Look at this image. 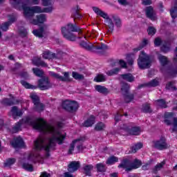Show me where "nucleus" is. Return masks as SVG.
Returning a JSON list of instances; mask_svg holds the SVG:
<instances>
[{
  "mask_svg": "<svg viewBox=\"0 0 177 177\" xmlns=\"http://www.w3.org/2000/svg\"><path fill=\"white\" fill-rule=\"evenodd\" d=\"M32 127L34 129L40 131L43 133H49L50 138H39L35 141L34 151L23 160L22 167L26 171L32 172L33 171L32 165L30 162H37L39 161V150H45V151H50L55 149L56 143L62 145L64 139H66V133L60 131L59 128L63 127V123L59 122L57 127L52 124H48L44 119H32L31 118H25L22 120L17 123L12 128V132L16 133L19 131H21V127Z\"/></svg>",
  "mask_w": 177,
  "mask_h": 177,
  "instance_id": "obj_1",
  "label": "nucleus"
},
{
  "mask_svg": "<svg viewBox=\"0 0 177 177\" xmlns=\"http://www.w3.org/2000/svg\"><path fill=\"white\" fill-rule=\"evenodd\" d=\"M10 3L15 9L24 10V16L26 19H30L34 16V13H50L53 10V7L42 8L38 6L32 8L28 5H38L39 0H10Z\"/></svg>",
  "mask_w": 177,
  "mask_h": 177,
  "instance_id": "obj_2",
  "label": "nucleus"
},
{
  "mask_svg": "<svg viewBox=\"0 0 177 177\" xmlns=\"http://www.w3.org/2000/svg\"><path fill=\"white\" fill-rule=\"evenodd\" d=\"M93 12L97 15L104 19L105 26L109 28V31H113L114 30V26L121 27V19L117 17H109V15L104 11L102 10L97 7H93Z\"/></svg>",
  "mask_w": 177,
  "mask_h": 177,
  "instance_id": "obj_3",
  "label": "nucleus"
},
{
  "mask_svg": "<svg viewBox=\"0 0 177 177\" xmlns=\"http://www.w3.org/2000/svg\"><path fill=\"white\" fill-rule=\"evenodd\" d=\"M77 31H81V29L71 24H68L61 29L64 38H66V39H68V41H74L76 37L73 32Z\"/></svg>",
  "mask_w": 177,
  "mask_h": 177,
  "instance_id": "obj_4",
  "label": "nucleus"
},
{
  "mask_svg": "<svg viewBox=\"0 0 177 177\" xmlns=\"http://www.w3.org/2000/svg\"><path fill=\"white\" fill-rule=\"evenodd\" d=\"M81 46L86 49L87 50H92L93 52H97V53H100V52H103V50H106L107 49V46L103 44H91L86 43V41H82L80 43Z\"/></svg>",
  "mask_w": 177,
  "mask_h": 177,
  "instance_id": "obj_5",
  "label": "nucleus"
},
{
  "mask_svg": "<svg viewBox=\"0 0 177 177\" xmlns=\"http://www.w3.org/2000/svg\"><path fill=\"white\" fill-rule=\"evenodd\" d=\"M142 165V161L136 159L133 162H131L129 160H124L118 166L119 168H124L126 171H131V169H137Z\"/></svg>",
  "mask_w": 177,
  "mask_h": 177,
  "instance_id": "obj_6",
  "label": "nucleus"
},
{
  "mask_svg": "<svg viewBox=\"0 0 177 177\" xmlns=\"http://www.w3.org/2000/svg\"><path fill=\"white\" fill-rule=\"evenodd\" d=\"M84 138H77L72 142L71 144L68 154H73V153H80L84 150V147L82 146V142H84Z\"/></svg>",
  "mask_w": 177,
  "mask_h": 177,
  "instance_id": "obj_7",
  "label": "nucleus"
},
{
  "mask_svg": "<svg viewBox=\"0 0 177 177\" xmlns=\"http://www.w3.org/2000/svg\"><path fill=\"white\" fill-rule=\"evenodd\" d=\"M151 64L150 57L142 51L138 59V65L140 68H149Z\"/></svg>",
  "mask_w": 177,
  "mask_h": 177,
  "instance_id": "obj_8",
  "label": "nucleus"
},
{
  "mask_svg": "<svg viewBox=\"0 0 177 177\" xmlns=\"http://www.w3.org/2000/svg\"><path fill=\"white\" fill-rule=\"evenodd\" d=\"M164 121L166 125H172V132L177 131V118H174V114L172 113H166L165 114Z\"/></svg>",
  "mask_w": 177,
  "mask_h": 177,
  "instance_id": "obj_9",
  "label": "nucleus"
},
{
  "mask_svg": "<svg viewBox=\"0 0 177 177\" xmlns=\"http://www.w3.org/2000/svg\"><path fill=\"white\" fill-rule=\"evenodd\" d=\"M62 107L67 111L74 113V111L78 110L80 105L78 104V102L75 101L66 100L62 103Z\"/></svg>",
  "mask_w": 177,
  "mask_h": 177,
  "instance_id": "obj_10",
  "label": "nucleus"
},
{
  "mask_svg": "<svg viewBox=\"0 0 177 177\" xmlns=\"http://www.w3.org/2000/svg\"><path fill=\"white\" fill-rule=\"evenodd\" d=\"M152 146L158 149V150H165V149H168V144H167L165 137H161L159 140L153 141Z\"/></svg>",
  "mask_w": 177,
  "mask_h": 177,
  "instance_id": "obj_11",
  "label": "nucleus"
},
{
  "mask_svg": "<svg viewBox=\"0 0 177 177\" xmlns=\"http://www.w3.org/2000/svg\"><path fill=\"white\" fill-rule=\"evenodd\" d=\"M30 97L32 100H33V103L35 106V110L36 111H44V109L45 106L42 103L39 102V97L37 95V93H32L30 94Z\"/></svg>",
  "mask_w": 177,
  "mask_h": 177,
  "instance_id": "obj_12",
  "label": "nucleus"
},
{
  "mask_svg": "<svg viewBox=\"0 0 177 177\" xmlns=\"http://www.w3.org/2000/svg\"><path fill=\"white\" fill-rule=\"evenodd\" d=\"M63 56H66V53L62 51L57 53V54L53 53L50 51H45L43 53L44 59H55V57L57 59H62Z\"/></svg>",
  "mask_w": 177,
  "mask_h": 177,
  "instance_id": "obj_13",
  "label": "nucleus"
},
{
  "mask_svg": "<svg viewBox=\"0 0 177 177\" xmlns=\"http://www.w3.org/2000/svg\"><path fill=\"white\" fill-rule=\"evenodd\" d=\"M51 86L52 85H50V82H49V79L48 77H44L38 81V87L41 91L49 89V88H51Z\"/></svg>",
  "mask_w": 177,
  "mask_h": 177,
  "instance_id": "obj_14",
  "label": "nucleus"
},
{
  "mask_svg": "<svg viewBox=\"0 0 177 177\" xmlns=\"http://www.w3.org/2000/svg\"><path fill=\"white\" fill-rule=\"evenodd\" d=\"M28 19H29L30 23L35 24V26L39 24V23H45V21H46V17L44 14L37 15L36 19H32V17Z\"/></svg>",
  "mask_w": 177,
  "mask_h": 177,
  "instance_id": "obj_15",
  "label": "nucleus"
},
{
  "mask_svg": "<svg viewBox=\"0 0 177 177\" xmlns=\"http://www.w3.org/2000/svg\"><path fill=\"white\" fill-rule=\"evenodd\" d=\"M123 129L126 131V132H128L129 135H140V128L137 127H123Z\"/></svg>",
  "mask_w": 177,
  "mask_h": 177,
  "instance_id": "obj_16",
  "label": "nucleus"
},
{
  "mask_svg": "<svg viewBox=\"0 0 177 177\" xmlns=\"http://www.w3.org/2000/svg\"><path fill=\"white\" fill-rule=\"evenodd\" d=\"M12 147L17 149V147H24V141L21 137H17L10 142Z\"/></svg>",
  "mask_w": 177,
  "mask_h": 177,
  "instance_id": "obj_17",
  "label": "nucleus"
},
{
  "mask_svg": "<svg viewBox=\"0 0 177 177\" xmlns=\"http://www.w3.org/2000/svg\"><path fill=\"white\" fill-rule=\"evenodd\" d=\"M50 75L53 77L54 78H57V80H59V81H69L68 73H64V77L60 76V75L55 73V72H50Z\"/></svg>",
  "mask_w": 177,
  "mask_h": 177,
  "instance_id": "obj_18",
  "label": "nucleus"
},
{
  "mask_svg": "<svg viewBox=\"0 0 177 177\" xmlns=\"http://www.w3.org/2000/svg\"><path fill=\"white\" fill-rule=\"evenodd\" d=\"M145 12L147 17L152 20V21L157 20V16L156 15V12H154V10L151 8V6L147 7Z\"/></svg>",
  "mask_w": 177,
  "mask_h": 177,
  "instance_id": "obj_19",
  "label": "nucleus"
},
{
  "mask_svg": "<svg viewBox=\"0 0 177 177\" xmlns=\"http://www.w3.org/2000/svg\"><path fill=\"white\" fill-rule=\"evenodd\" d=\"M46 31V26H43L38 30H34L32 31V34L35 37H37L38 38H42Z\"/></svg>",
  "mask_w": 177,
  "mask_h": 177,
  "instance_id": "obj_20",
  "label": "nucleus"
},
{
  "mask_svg": "<svg viewBox=\"0 0 177 177\" xmlns=\"http://www.w3.org/2000/svg\"><path fill=\"white\" fill-rule=\"evenodd\" d=\"M78 168H80V162H71L68 165V171L69 172H75V171L78 170Z\"/></svg>",
  "mask_w": 177,
  "mask_h": 177,
  "instance_id": "obj_21",
  "label": "nucleus"
},
{
  "mask_svg": "<svg viewBox=\"0 0 177 177\" xmlns=\"http://www.w3.org/2000/svg\"><path fill=\"white\" fill-rule=\"evenodd\" d=\"M10 115H12L13 118H16V117H21V115H23V112L19 111L17 107L13 106L10 111Z\"/></svg>",
  "mask_w": 177,
  "mask_h": 177,
  "instance_id": "obj_22",
  "label": "nucleus"
},
{
  "mask_svg": "<svg viewBox=\"0 0 177 177\" xmlns=\"http://www.w3.org/2000/svg\"><path fill=\"white\" fill-rule=\"evenodd\" d=\"M15 20H16V18L15 17H11L9 19V21L4 23L1 26V30L3 31H8V29L9 28L10 25L12 24L13 21H15Z\"/></svg>",
  "mask_w": 177,
  "mask_h": 177,
  "instance_id": "obj_23",
  "label": "nucleus"
},
{
  "mask_svg": "<svg viewBox=\"0 0 177 177\" xmlns=\"http://www.w3.org/2000/svg\"><path fill=\"white\" fill-rule=\"evenodd\" d=\"M32 63L35 66H41V67H48V64L41 60V58L36 57L33 58Z\"/></svg>",
  "mask_w": 177,
  "mask_h": 177,
  "instance_id": "obj_24",
  "label": "nucleus"
},
{
  "mask_svg": "<svg viewBox=\"0 0 177 177\" xmlns=\"http://www.w3.org/2000/svg\"><path fill=\"white\" fill-rule=\"evenodd\" d=\"M158 60L162 66V67H165V68H167V65L168 64V59L167 57L159 55H158Z\"/></svg>",
  "mask_w": 177,
  "mask_h": 177,
  "instance_id": "obj_25",
  "label": "nucleus"
},
{
  "mask_svg": "<svg viewBox=\"0 0 177 177\" xmlns=\"http://www.w3.org/2000/svg\"><path fill=\"white\" fill-rule=\"evenodd\" d=\"M95 124V116L91 115L84 123V127H86L87 128L89 127H92Z\"/></svg>",
  "mask_w": 177,
  "mask_h": 177,
  "instance_id": "obj_26",
  "label": "nucleus"
},
{
  "mask_svg": "<svg viewBox=\"0 0 177 177\" xmlns=\"http://www.w3.org/2000/svg\"><path fill=\"white\" fill-rule=\"evenodd\" d=\"M120 77L122 80H124L125 81H128V82H132L135 80V77L131 73L121 75Z\"/></svg>",
  "mask_w": 177,
  "mask_h": 177,
  "instance_id": "obj_27",
  "label": "nucleus"
},
{
  "mask_svg": "<svg viewBox=\"0 0 177 177\" xmlns=\"http://www.w3.org/2000/svg\"><path fill=\"white\" fill-rule=\"evenodd\" d=\"M95 91H97V92H99L100 93H104V94L109 93V89L100 85L95 86Z\"/></svg>",
  "mask_w": 177,
  "mask_h": 177,
  "instance_id": "obj_28",
  "label": "nucleus"
},
{
  "mask_svg": "<svg viewBox=\"0 0 177 177\" xmlns=\"http://www.w3.org/2000/svg\"><path fill=\"white\" fill-rule=\"evenodd\" d=\"M106 129V124H104V123L100 122L98 123H97L95 125V131H104V129Z\"/></svg>",
  "mask_w": 177,
  "mask_h": 177,
  "instance_id": "obj_29",
  "label": "nucleus"
},
{
  "mask_svg": "<svg viewBox=\"0 0 177 177\" xmlns=\"http://www.w3.org/2000/svg\"><path fill=\"white\" fill-rule=\"evenodd\" d=\"M143 147V144L138 142L131 148L130 153H136L138 150H140Z\"/></svg>",
  "mask_w": 177,
  "mask_h": 177,
  "instance_id": "obj_30",
  "label": "nucleus"
},
{
  "mask_svg": "<svg viewBox=\"0 0 177 177\" xmlns=\"http://www.w3.org/2000/svg\"><path fill=\"white\" fill-rule=\"evenodd\" d=\"M15 100V98L14 97H12L11 100H9V99H6L4 100V103L5 104H6L7 106H12V104H17L19 103V100H17V101H13Z\"/></svg>",
  "mask_w": 177,
  "mask_h": 177,
  "instance_id": "obj_31",
  "label": "nucleus"
},
{
  "mask_svg": "<svg viewBox=\"0 0 177 177\" xmlns=\"http://www.w3.org/2000/svg\"><path fill=\"white\" fill-rule=\"evenodd\" d=\"M118 162V158L115 156H111L106 161V164L108 165H113V164H115V162Z\"/></svg>",
  "mask_w": 177,
  "mask_h": 177,
  "instance_id": "obj_32",
  "label": "nucleus"
},
{
  "mask_svg": "<svg viewBox=\"0 0 177 177\" xmlns=\"http://www.w3.org/2000/svg\"><path fill=\"white\" fill-rule=\"evenodd\" d=\"M149 44V40L144 39L140 44V46L137 48L134 49V52H138V50H140V49L145 48L147 44Z\"/></svg>",
  "mask_w": 177,
  "mask_h": 177,
  "instance_id": "obj_33",
  "label": "nucleus"
},
{
  "mask_svg": "<svg viewBox=\"0 0 177 177\" xmlns=\"http://www.w3.org/2000/svg\"><path fill=\"white\" fill-rule=\"evenodd\" d=\"M32 71L34 73V74H35L37 75V77H44V71H42V70L38 68H32Z\"/></svg>",
  "mask_w": 177,
  "mask_h": 177,
  "instance_id": "obj_34",
  "label": "nucleus"
},
{
  "mask_svg": "<svg viewBox=\"0 0 177 177\" xmlns=\"http://www.w3.org/2000/svg\"><path fill=\"white\" fill-rule=\"evenodd\" d=\"M95 82H104V81H106V77L103 75H97L94 78Z\"/></svg>",
  "mask_w": 177,
  "mask_h": 177,
  "instance_id": "obj_35",
  "label": "nucleus"
},
{
  "mask_svg": "<svg viewBox=\"0 0 177 177\" xmlns=\"http://www.w3.org/2000/svg\"><path fill=\"white\" fill-rule=\"evenodd\" d=\"M21 84L26 89H35V88H36L35 86L30 84L28 82H27L26 81H21Z\"/></svg>",
  "mask_w": 177,
  "mask_h": 177,
  "instance_id": "obj_36",
  "label": "nucleus"
},
{
  "mask_svg": "<svg viewBox=\"0 0 177 177\" xmlns=\"http://www.w3.org/2000/svg\"><path fill=\"white\" fill-rule=\"evenodd\" d=\"M93 169V166H92V165L85 166L84 167V173L86 174V175H88V176H90L91 171H92Z\"/></svg>",
  "mask_w": 177,
  "mask_h": 177,
  "instance_id": "obj_37",
  "label": "nucleus"
},
{
  "mask_svg": "<svg viewBox=\"0 0 177 177\" xmlns=\"http://www.w3.org/2000/svg\"><path fill=\"white\" fill-rule=\"evenodd\" d=\"M169 44L168 43H165L162 44L161 47V50L162 52H164V53H167V52H169Z\"/></svg>",
  "mask_w": 177,
  "mask_h": 177,
  "instance_id": "obj_38",
  "label": "nucleus"
},
{
  "mask_svg": "<svg viewBox=\"0 0 177 177\" xmlns=\"http://www.w3.org/2000/svg\"><path fill=\"white\" fill-rule=\"evenodd\" d=\"M176 7L174 9L170 10V15L172 19H176V11H177V1H175Z\"/></svg>",
  "mask_w": 177,
  "mask_h": 177,
  "instance_id": "obj_39",
  "label": "nucleus"
},
{
  "mask_svg": "<svg viewBox=\"0 0 177 177\" xmlns=\"http://www.w3.org/2000/svg\"><path fill=\"white\" fill-rule=\"evenodd\" d=\"M15 162H16V159L9 158L6 161L5 167H10V165H13Z\"/></svg>",
  "mask_w": 177,
  "mask_h": 177,
  "instance_id": "obj_40",
  "label": "nucleus"
},
{
  "mask_svg": "<svg viewBox=\"0 0 177 177\" xmlns=\"http://www.w3.org/2000/svg\"><path fill=\"white\" fill-rule=\"evenodd\" d=\"M157 106H159V107H162L163 109H165L167 107V103L164 100H158L156 102Z\"/></svg>",
  "mask_w": 177,
  "mask_h": 177,
  "instance_id": "obj_41",
  "label": "nucleus"
},
{
  "mask_svg": "<svg viewBox=\"0 0 177 177\" xmlns=\"http://www.w3.org/2000/svg\"><path fill=\"white\" fill-rule=\"evenodd\" d=\"M164 165H165V161H162V162L158 164L155 167L153 171L157 172V171H160V169H161V168H162V167H164Z\"/></svg>",
  "mask_w": 177,
  "mask_h": 177,
  "instance_id": "obj_42",
  "label": "nucleus"
},
{
  "mask_svg": "<svg viewBox=\"0 0 177 177\" xmlns=\"http://www.w3.org/2000/svg\"><path fill=\"white\" fill-rule=\"evenodd\" d=\"M120 68H115L113 70L109 71L106 74L108 75H114V74H118V72L120 71Z\"/></svg>",
  "mask_w": 177,
  "mask_h": 177,
  "instance_id": "obj_43",
  "label": "nucleus"
},
{
  "mask_svg": "<svg viewBox=\"0 0 177 177\" xmlns=\"http://www.w3.org/2000/svg\"><path fill=\"white\" fill-rule=\"evenodd\" d=\"M96 167L99 172H103L106 171V167H104V165H103L102 163L97 164Z\"/></svg>",
  "mask_w": 177,
  "mask_h": 177,
  "instance_id": "obj_44",
  "label": "nucleus"
},
{
  "mask_svg": "<svg viewBox=\"0 0 177 177\" xmlns=\"http://www.w3.org/2000/svg\"><path fill=\"white\" fill-rule=\"evenodd\" d=\"M158 79H154L147 84V86H157L158 85Z\"/></svg>",
  "mask_w": 177,
  "mask_h": 177,
  "instance_id": "obj_45",
  "label": "nucleus"
},
{
  "mask_svg": "<svg viewBox=\"0 0 177 177\" xmlns=\"http://www.w3.org/2000/svg\"><path fill=\"white\" fill-rule=\"evenodd\" d=\"M43 6H49L53 3V0H41Z\"/></svg>",
  "mask_w": 177,
  "mask_h": 177,
  "instance_id": "obj_46",
  "label": "nucleus"
},
{
  "mask_svg": "<svg viewBox=\"0 0 177 177\" xmlns=\"http://www.w3.org/2000/svg\"><path fill=\"white\" fill-rule=\"evenodd\" d=\"M73 77L75 80H82L84 76L82 75H80L78 73L73 72Z\"/></svg>",
  "mask_w": 177,
  "mask_h": 177,
  "instance_id": "obj_47",
  "label": "nucleus"
},
{
  "mask_svg": "<svg viewBox=\"0 0 177 177\" xmlns=\"http://www.w3.org/2000/svg\"><path fill=\"white\" fill-rule=\"evenodd\" d=\"M156 28H154V27H149L147 32L149 35H154V34H156Z\"/></svg>",
  "mask_w": 177,
  "mask_h": 177,
  "instance_id": "obj_48",
  "label": "nucleus"
},
{
  "mask_svg": "<svg viewBox=\"0 0 177 177\" xmlns=\"http://www.w3.org/2000/svg\"><path fill=\"white\" fill-rule=\"evenodd\" d=\"M142 110L145 113H150L151 110L150 109V105L149 104H145L142 106Z\"/></svg>",
  "mask_w": 177,
  "mask_h": 177,
  "instance_id": "obj_49",
  "label": "nucleus"
},
{
  "mask_svg": "<svg viewBox=\"0 0 177 177\" xmlns=\"http://www.w3.org/2000/svg\"><path fill=\"white\" fill-rule=\"evenodd\" d=\"M116 64H119L122 68H127V63L124 62V60L120 59L118 62L116 63Z\"/></svg>",
  "mask_w": 177,
  "mask_h": 177,
  "instance_id": "obj_50",
  "label": "nucleus"
},
{
  "mask_svg": "<svg viewBox=\"0 0 177 177\" xmlns=\"http://www.w3.org/2000/svg\"><path fill=\"white\" fill-rule=\"evenodd\" d=\"M162 42V41H161V39L160 37H157L155 39L154 45H155V46H160V45H161Z\"/></svg>",
  "mask_w": 177,
  "mask_h": 177,
  "instance_id": "obj_51",
  "label": "nucleus"
},
{
  "mask_svg": "<svg viewBox=\"0 0 177 177\" xmlns=\"http://www.w3.org/2000/svg\"><path fill=\"white\" fill-rule=\"evenodd\" d=\"M132 99H133V95H129L125 97V102L127 103H129V102H132Z\"/></svg>",
  "mask_w": 177,
  "mask_h": 177,
  "instance_id": "obj_52",
  "label": "nucleus"
},
{
  "mask_svg": "<svg viewBox=\"0 0 177 177\" xmlns=\"http://www.w3.org/2000/svg\"><path fill=\"white\" fill-rule=\"evenodd\" d=\"M167 89H174L175 86H174V82H169L166 86Z\"/></svg>",
  "mask_w": 177,
  "mask_h": 177,
  "instance_id": "obj_53",
  "label": "nucleus"
},
{
  "mask_svg": "<svg viewBox=\"0 0 177 177\" xmlns=\"http://www.w3.org/2000/svg\"><path fill=\"white\" fill-rule=\"evenodd\" d=\"M64 177H74V176L71 173H70V171L69 172H65L64 174Z\"/></svg>",
  "mask_w": 177,
  "mask_h": 177,
  "instance_id": "obj_54",
  "label": "nucleus"
},
{
  "mask_svg": "<svg viewBox=\"0 0 177 177\" xmlns=\"http://www.w3.org/2000/svg\"><path fill=\"white\" fill-rule=\"evenodd\" d=\"M143 5H150L151 0H142Z\"/></svg>",
  "mask_w": 177,
  "mask_h": 177,
  "instance_id": "obj_55",
  "label": "nucleus"
},
{
  "mask_svg": "<svg viewBox=\"0 0 177 177\" xmlns=\"http://www.w3.org/2000/svg\"><path fill=\"white\" fill-rule=\"evenodd\" d=\"M128 88H129V86H128V84H124V86H122V91H124L125 92H127V91H128Z\"/></svg>",
  "mask_w": 177,
  "mask_h": 177,
  "instance_id": "obj_56",
  "label": "nucleus"
},
{
  "mask_svg": "<svg viewBox=\"0 0 177 177\" xmlns=\"http://www.w3.org/2000/svg\"><path fill=\"white\" fill-rule=\"evenodd\" d=\"M21 37H26L27 36V30H26V29H24V30H22L21 32Z\"/></svg>",
  "mask_w": 177,
  "mask_h": 177,
  "instance_id": "obj_57",
  "label": "nucleus"
},
{
  "mask_svg": "<svg viewBox=\"0 0 177 177\" xmlns=\"http://www.w3.org/2000/svg\"><path fill=\"white\" fill-rule=\"evenodd\" d=\"M149 167H150V164L147 163V164H145V165H144L142 166V169H143L144 171H146V169H148Z\"/></svg>",
  "mask_w": 177,
  "mask_h": 177,
  "instance_id": "obj_58",
  "label": "nucleus"
},
{
  "mask_svg": "<svg viewBox=\"0 0 177 177\" xmlns=\"http://www.w3.org/2000/svg\"><path fill=\"white\" fill-rule=\"evenodd\" d=\"M40 177H50V174L46 173V172H43Z\"/></svg>",
  "mask_w": 177,
  "mask_h": 177,
  "instance_id": "obj_59",
  "label": "nucleus"
},
{
  "mask_svg": "<svg viewBox=\"0 0 177 177\" xmlns=\"http://www.w3.org/2000/svg\"><path fill=\"white\" fill-rule=\"evenodd\" d=\"M118 1L119 3H120V5H127V3H128L127 0H118Z\"/></svg>",
  "mask_w": 177,
  "mask_h": 177,
  "instance_id": "obj_60",
  "label": "nucleus"
},
{
  "mask_svg": "<svg viewBox=\"0 0 177 177\" xmlns=\"http://www.w3.org/2000/svg\"><path fill=\"white\" fill-rule=\"evenodd\" d=\"M128 64L129 66H131L130 70H132V64H133V59L128 60Z\"/></svg>",
  "mask_w": 177,
  "mask_h": 177,
  "instance_id": "obj_61",
  "label": "nucleus"
},
{
  "mask_svg": "<svg viewBox=\"0 0 177 177\" xmlns=\"http://www.w3.org/2000/svg\"><path fill=\"white\" fill-rule=\"evenodd\" d=\"M21 77H23L24 78H27V77H28V74L24 72V73L21 74Z\"/></svg>",
  "mask_w": 177,
  "mask_h": 177,
  "instance_id": "obj_62",
  "label": "nucleus"
},
{
  "mask_svg": "<svg viewBox=\"0 0 177 177\" xmlns=\"http://www.w3.org/2000/svg\"><path fill=\"white\" fill-rule=\"evenodd\" d=\"M3 126V120L0 119V128H2Z\"/></svg>",
  "mask_w": 177,
  "mask_h": 177,
  "instance_id": "obj_63",
  "label": "nucleus"
},
{
  "mask_svg": "<svg viewBox=\"0 0 177 177\" xmlns=\"http://www.w3.org/2000/svg\"><path fill=\"white\" fill-rule=\"evenodd\" d=\"M111 177H117V173H113L112 174H111Z\"/></svg>",
  "mask_w": 177,
  "mask_h": 177,
  "instance_id": "obj_64",
  "label": "nucleus"
}]
</instances>
